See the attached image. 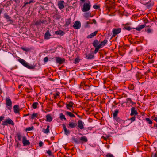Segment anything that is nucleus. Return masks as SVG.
I'll return each mask as SVG.
<instances>
[{"mask_svg":"<svg viewBox=\"0 0 157 157\" xmlns=\"http://www.w3.org/2000/svg\"><path fill=\"white\" fill-rule=\"evenodd\" d=\"M91 7V4L89 1H88L87 2L84 3L83 7L82 8V10L83 12H87L88 11Z\"/></svg>","mask_w":157,"mask_h":157,"instance_id":"nucleus-1","label":"nucleus"},{"mask_svg":"<svg viewBox=\"0 0 157 157\" xmlns=\"http://www.w3.org/2000/svg\"><path fill=\"white\" fill-rule=\"evenodd\" d=\"M6 104L8 109L11 110L12 108V102L9 97L6 98Z\"/></svg>","mask_w":157,"mask_h":157,"instance_id":"nucleus-2","label":"nucleus"},{"mask_svg":"<svg viewBox=\"0 0 157 157\" xmlns=\"http://www.w3.org/2000/svg\"><path fill=\"white\" fill-rule=\"evenodd\" d=\"M8 124L12 125H14V123L13 121L10 119L8 118L2 122V125H7Z\"/></svg>","mask_w":157,"mask_h":157,"instance_id":"nucleus-3","label":"nucleus"},{"mask_svg":"<svg viewBox=\"0 0 157 157\" xmlns=\"http://www.w3.org/2000/svg\"><path fill=\"white\" fill-rule=\"evenodd\" d=\"M47 23V21L46 20H39L36 21L34 22V24L37 26H39L41 25V24H46Z\"/></svg>","mask_w":157,"mask_h":157,"instance_id":"nucleus-4","label":"nucleus"},{"mask_svg":"<svg viewBox=\"0 0 157 157\" xmlns=\"http://www.w3.org/2000/svg\"><path fill=\"white\" fill-rule=\"evenodd\" d=\"M121 28L113 29L112 30V37H115L116 35L120 33L121 32Z\"/></svg>","mask_w":157,"mask_h":157,"instance_id":"nucleus-5","label":"nucleus"},{"mask_svg":"<svg viewBox=\"0 0 157 157\" xmlns=\"http://www.w3.org/2000/svg\"><path fill=\"white\" fill-rule=\"evenodd\" d=\"M18 61L23 66L28 69H29V65L28 64V63L26 62L24 59L21 58H20L18 59Z\"/></svg>","mask_w":157,"mask_h":157,"instance_id":"nucleus-6","label":"nucleus"},{"mask_svg":"<svg viewBox=\"0 0 157 157\" xmlns=\"http://www.w3.org/2000/svg\"><path fill=\"white\" fill-rule=\"evenodd\" d=\"M85 58L88 59H91L94 58V56L93 52L91 53H85Z\"/></svg>","mask_w":157,"mask_h":157,"instance_id":"nucleus-7","label":"nucleus"},{"mask_svg":"<svg viewBox=\"0 0 157 157\" xmlns=\"http://www.w3.org/2000/svg\"><path fill=\"white\" fill-rule=\"evenodd\" d=\"M81 27V23L79 21H76L75 22L74 25H73V27L76 29H79Z\"/></svg>","mask_w":157,"mask_h":157,"instance_id":"nucleus-8","label":"nucleus"},{"mask_svg":"<svg viewBox=\"0 0 157 157\" xmlns=\"http://www.w3.org/2000/svg\"><path fill=\"white\" fill-rule=\"evenodd\" d=\"M56 60L57 63L61 64L65 61V59L64 58H62L60 57H56Z\"/></svg>","mask_w":157,"mask_h":157,"instance_id":"nucleus-9","label":"nucleus"},{"mask_svg":"<svg viewBox=\"0 0 157 157\" xmlns=\"http://www.w3.org/2000/svg\"><path fill=\"white\" fill-rule=\"evenodd\" d=\"M84 124L82 121L81 120H78V128L81 130L83 129L84 128Z\"/></svg>","mask_w":157,"mask_h":157,"instance_id":"nucleus-10","label":"nucleus"},{"mask_svg":"<svg viewBox=\"0 0 157 157\" xmlns=\"http://www.w3.org/2000/svg\"><path fill=\"white\" fill-rule=\"evenodd\" d=\"M4 17L7 20V21L12 23L13 22V21L11 19V17L7 15L6 13H5L4 14Z\"/></svg>","mask_w":157,"mask_h":157,"instance_id":"nucleus-11","label":"nucleus"},{"mask_svg":"<svg viewBox=\"0 0 157 157\" xmlns=\"http://www.w3.org/2000/svg\"><path fill=\"white\" fill-rule=\"evenodd\" d=\"M138 114V113L136 110H135V108L132 107L131 109V113H130V115L133 116V115H137Z\"/></svg>","mask_w":157,"mask_h":157,"instance_id":"nucleus-12","label":"nucleus"},{"mask_svg":"<svg viewBox=\"0 0 157 157\" xmlns=\"http://www.w3.org/2000/svg\"><path fill=\"white\" fill-rule=\"evenodd\" d=\"M22 142L24 146L29 144V140H27L25 136H23V137Z\"/></svg>","mask_w":157,"mask_h":157,"instance_id":"nucleus-13","label":"nucleus"},{"mask_svg":"<svg viewBox=\"0 0 157 157\" xmlns=\"http://www.w3.org/2000/svg\"><path fill=\"white\" fill-rule=\"evenodd\" d=\"M62 125L65 134L67 135H68L70 133L69 130L67 129L66 126L64 124H63Z\"/></svg>","mask_w":157,"mask_h":157,"instance_id":"nucleus-14","label":"nucleus"},{"mask_svg":"<svg viewBox=\"0 0 157 157\" xmlns=\"http://www.w3.org/2000/svg\"><path fill=\"white\" fill-rule=\"evenodd\" d=\"M68 128H74L77 126V124L76 123H74L73 122H70L68 124Z\"/></svg>","mask_w":157,"mask_h":157,"instance_id":"nucleus-15","label":"nucleus"},{"mask_svg":"<svg viewBox=\"0 0 157 157\" xmlns=\"http://www.w3.org/2000/svg\"><path fill=\"white\" fill-rule=\"evenodd\" d=\"M14 111L15 113H18L20 111L19 106L18 105H15L13 106Z\"/></svg>","mask_w":157,"mask_h":157,"instance_id":"nucleus-16","label":"nucleus"},{"mask_svg":"<svg viewBox=\"0 0 157 157\" xmlns=\"http://www.w3.org/2000/svg\"><path fill=\"white\" fill-rule=\"evenodd\" d=\"M68 102L69 103L68 104H66L67 108V109L70 110V109L69 108V107L72 108L73 106L74 103L72 101H71L69 102Z\"/></svg>","mask_w":157,"mask_h":157,"instance_id":"nucleus-17","label":"nucleus"},{"mask_svg":"<svg viewBox=\"0 0 157 157\" xmlns=\"http://www.w3.org/2000/svg\"><path fill=\"white\" fill-rule=\"evenodd\" d=\"M55 33L57 35H60L62 36L65 34V33L63 31L60 30L59 31H57L55 32Z\"/></svg>","mask_w":157,"mask_h":157,"instance_id":"nucleus-18","label":"nucleus"},{"mask_svg":"<svg viewBox=\"0 0 157 157\" xmlns=\"http://www.w3.org/2000/svg\"><path fill=\"white\" fill-rule=\"evenodd\" d=\"M99 44V41L97 40H94L92 43L93 46L95 47H98Z\"/></svg>","mask_w":157,"mask_h":157,"instance_id":"nucleus-19","label":"nucleus"},{"mask_svg":"<svg viewBox=\"0 0 157 157\" xmlns=\"http://www.w3.org/2000/svg\"><path fill=\"white\" fill-rule=\"evenodd\" d=\"M97 31H95L94 32L90 34L88 36L87 38H91L94 37L96 35L97 33Z\"/></svg>","mask_w":157,"mask_h":157,"instance_id":"nucleus-20","label":"nucleus"},{"mask_svg":"<svg viewBox=\"0 0 157 157\" xmlns=\"http://www.w3.org/2000/svg\"><path fill=\"white\" fill-rule=\"evenodd\" d=\"M51 35L49 32V31H47L45 33L44 35V38L45 39H49L50 38Z\"/></svg>","mask_w":157,"mask_h":157,"instance_id":"nucleus-21","label":"nucleus"},{"mask_svg":"<svg viewBox=\"0 0 157 157\" xmlns=\"http://www.w3.org/2000/svg\"><path fill=\"white\" fill-rule=\"evenodd\" d=\"M64 2V1H61L60 2L58 3V5L59 6V8L60 9H63L64 7L63 3Z\"/></svg>","mask_w":157,"mask_h":157,"instance_id":"nucleus-22","label":"nucleus"},{"mask_svg":"<svg viewBox=\"0 0 157 157\" xmlns=\"http://www.w3.org/2000/svg\"><path fill=\"white\" fill-rule=\"evenodd\" d=\"M146 26V25L144 24L140 25H139L138 27L135 28V29L137 30L140 31L142 29H143Z\"/></svg>","mask_w":157,"mask_h":157,"instance_id":"nucleus-23","label":"nucleus"},{"mask_svg":"<svg viewBox=\"0 0 157 157\" xmlns=\"http://www.w3.org/2000/svg\"><path fill=\"white\" fill-rule=\"evenodd\" d=\"M72 140L74 143L76 144H78L80 143V140L79 138H75L74 137H73L72 138Z\"/></svg>","mask_w":157,"mask_h":157,"instance_id":"nucleus-24","label":"nucleus"},{"mask_svg":"<svg viewBox=\"0 0 157 157\" xmlns=\"http://www.w3.org/2000/svg\"><path fill=\"white\" fill-rule=\"evenodd\" d=\"M107 40L106 39L104 40L98 45V46H100V48H101L102 46H104L107 43Z\"/></svg>","mask_w":157,"mask_h":157,"instance_id":"nucleus-25","label":"nucleus"},{"mask_svg":"<svg viewBox=\"0 0 157 157\" xmlns=\"http://www.w3.org/2000/svg\"><path fill=\"white\" fill-rule=\"evenodd\" d=\"M79 140H80V142L81 141L82 142H86L87 141V139L85 136L81 137L80 138H79Z\"/></svg>","mask_w":157,"mask_h":157,"instance_id":"nucleus-26","label":"nucleus"},{"mask_svg":"<svg viewBox=\"0 0 157 157\" xmlns=\"http://www.w3.org/2000/svg\"><path fill=\"white\" fill-rule=\"evenodd\" d=\"M35 118H38V113H34L32 114L31 116V119H33Z\"/></svg>","mask_w":157,"mask_h":157,"instance_id":"nucleus-27","label":"nucleus"},{"mask_svg":"<svg viewBox=\"0 0 157 157\" xmlns=\"http://www.w3.org/2000/svg\"><path fill=\"white\" fill-rule=\"evenodd\" d=\"M65 114L71 117H75V116L74 115L70 112L66 111L65 113Z\"/></svg>","mask_w":157,"mask_h":157,"instance_id":"nucleus-28","label":"nucleus"},{"mask_svg":"<svg viewBox=\"0 0 157 157\" xmlns=\"http://www.w3.org/2000/svg\"><path fill=\"white\" fill-rule=\"evenodd\" d=\"M49 125H48L47 126V128L46 129H44L42 130V132L44 133L48 134L49 132Z\"/></svg>","mask_w":157,"mask_h":157,"instance_id":"nucleus-29","label":"nucleus"},{"mask_svg":"<svg viewBox=\"0 0 157 157\" xmlns=\"http://www.w3.org/2000/svg\"><path fill=\"white\" fill-rule=\"evenodd\" d=\"M84 17L86 18H88L89 17H92V16H91V13L90 12H86L84 13Z\"/></svg>","mask_w":157,"mask_h":157,"instance_id":"nucleus-30","label":"nucleus"},{"mask_svg":"<svg viewBox=\"0 0 157 157\" xmlns=\"http://www.w3.org/2000/svg\"><path fill=\"white\" fill-rule=\"evenodd\" d=\"M65 22H66L65 24V26H68L71 23V18H69L68 19L66 20L65 21Z\"/></svg>","mask_w":157,"mask_h":157,"instance_id":"nucleus-31","label":"nucleus"},{"mask_svg":"<svg viewBox=\"0 0 157 157\" xmlns=\"http://www.w3.org/2000/svg\"><path fill=\"white\" fill-rule=\"evenodd\" d=\"M46 121L48 122H51L52 121V118L51 116L48 114L46 116Z\"/></svg>","mask_w":157,"mask_h":157,"instance_id":"nucleus-32","label":"nucleus"},{"mask_svg":"<svg viewBox=\"0 0 157 157\" xmlns=\"http://www.w3.org/2000/svg\"><path fill=\"white\" fill-rule=\"evenodd\" d=\"M153 4L154 3L152 2L148 3L146 5V6L147 8L149 9L153 5Z\"/></svg>","mask_w":157,"mask_h":157,"instance_id":"nucleus-33","label":"nucleus"},{"mask_svg":"<svg viewBox=\"0 0 157 157\" xmlns=\"http://www.w3.org/2000/svg\"><path fill=\"white\" fill-rule=\"evenodd\" d=\"M113 118L115 119V120H116L117 121L119 122L122 123L124 122V121L123 120L120 119L119 117H117V116Z\"/></svg>","mask_w":157,"mask_h":157,"instance_id":"nucleus-34","label":"nucleus"},{"mask_svg":"<svg viewBox=\"0 0 157 157\" xmlns=\"http://www.w3.org/2000/svg\"><path fill=\"white\" fill-rule=\"evenodd\" d=\"M38 103L37 102H35L33 103L32 105V107L33 109H36L37 108Z\"/></svg>","mask_w":157,"mask_h":157,"instance_id":"nucleus-35","label":"nucleus"},{"mask_svg":"<svg viewBox=\"0 0 157 157\" xmlns=\"http://www.w3.org/2000/svg\"><path fill=\"white\" fill-rule=\"evenodd\" d=\"M119 113L118 110H116L113 114V118H115L117 116V114Z\"/></svg>","mask_w":157,"mask_h":157,"instance_id":"nucleus-36","label":"nucleus"},{"mask_svg":"<svg viewBox=\"0 0 157 157\" xmlns=\"http://www.w3.org/2000/svg\"><path fill=\"white\" fill-rule=\"evenodd\" d=\"M16 135L17 137L18 140H19L21 141V134L19 132Z\"/></svg>","mask_w":157,"mask_h":157,"instance_id":"nucleus-37","label":"nucleus"},{"mask_svg":"<svg viewBox=\"0 0 157 157\" xmlns=\"http://www.w3.org/2000/svg\"><path fill=\"white\" fill-rule=\"evenodd\" d=\"M60 118L61 120L64 119L65 120H66L65 116L62 113H60Z\"/></svg>","mask_w":157,"mask_h":157,"instance_id":"nucleus-38","label":"nucleus"},{"mask_svg":"<svg viewBox=\"0 0 157 157\" xmlns=\"http://www.w3.org/2000/svg\"><path fill=\"white\" fill-rule=\"evenodd\" d=\"M145 120L149 124H152V122L150 118H146L145 119Z\"/></svg>","mask_w":157,"mask_h":157,"instance_id":"nucleus-39","label":"nucleus"},{"mask_svg":"<svg viewBox=\"0 0 157 157\" xmlns=\"http://www.w3.org/2000/svg\"><path fill=\"white\" fill-rule=\"evenodd\" d=\"M134 86L133 84H130L128 87V88L129 89L131 90H132L134 89Z\"/></svg>","mask_w":157,"mask_h":157,"instance_id":"nucleus-40","label":"nucleus"},{"mask_svg":"<svg viewBox=\"0 0 157 157\" xmlns=\"http://www.w3.org/2000/svg\"><path fill=\"white\" fill-rule=\"evenodd\" d=\"M95 48H96L94 51V54H96L98 52V51L99 49H100L101 48H100V46H98V47H95Z\"/></svg>","mask_w":157,"mask_h":157,"instance_id":"nucleus-41","label":"nucleus"},{"mask_svg":"<svg viewBox=\"0 0 157 157\" xmlns=\"http://www.w3.org/2000/svg\"><path fill=\"white\" fill-rule=\"evenodd\" d=\"M80 59L78 58H76L74 62L75 64H77L79 62Z\"/></svg>","mask_w":157,"mask_h":157,"instance_id":"nucleus-42","label":"nucleus"},{"mask_svg":"<svg viewBox=\"0 0 157 157\" xmlns=\"http://www.w3.org/2000/svg\"><path fill=\"white\" fill-rule=\"evenodd\" d=\"M132 28L129 26H125L124 27L123 29H126L128 31H130L131 29Z\"/></svg>","mask_w":157,"mask_h":157,"instance_id":"nucleus-43","label":"nucleus"},{"mask_svg":"<svg viewBox=\"0 0 157 157\" xmlns=\"http://www.w3.org/2000/svg\"><path fill=\"white\" fill-rule=\"evenodd\" d=\"M93 24V23L92 22H86V25H85V27H88V25L89 24Z\"/></svg>","mask_w":157,"mask_h":157,"instance_id":"nucleus-44","label":"nucleus"},{"mask_svg":"<svg viewBox=\"0 0 157 157\" xmlns=\"http://www.w3.org/2000/svg\"><path fill=\"white\" fill-rule=\"evenodd\" d=\"M40 7L43 10H47L48 7L47 6H45L44 5H41Z\"/></svg>","mask_w":157,"mask_h":157,"instance_id":"nucleus-45","label":"nucleus"},{"mask_svg":"<svg viewBox=\"0 0 157 157\" xmlns=\"http://www.w3.org/2000/svg\"><path fill=\"white\" fill-rule=\"evenodd\" d=\"M47 153L48 154L49 156H51L52 155V152L50 150H48V151H47Z\"/></svg>","mask_w":157,"mask_h":157,"instance_id":"nucleus-46","label":"nucleus"},{"mask_svg":"<svg viewBox=\"0 0 157 157\" xmlns=\"http://www.w3.org/2000/svg\"><path fill=\"white\" fill-rule=\"evenodd\" d=\"M93 7L95 9H98L100 8V6L95 5L93 6Z\"/></svg>","mask_w":157,"mask_h":157,"instance_id":"nucleus-47","label":"nucleus"},{"mask_svg":"<svg viewBox=\"0 0 157 157\" xmlns=\"http://www.w3.org/2000/svg\"><path fill=\"white\" fill-rule=\"evenodd\" d=\"M106 157H114V156L113 155L110 153L107 154L106 155Z\"/></svg>","mask_w":157,"mask_h":157,"instance_id":"nucleus-48","label":"nucleus"},{"mask_svg":"<svg viewBox=\"0 0 157 157\" xmlns=\"http://www.w3.org/2000/svg\"><path fill=\"white\" fill-rule=\"evenodd\" d=\"M135 118H136L135 117V116H134L133 117H132L130 119V120L131 121V122H133L135 121Z\"/></svg>","mask_w":157,"mask_h":157,"instance_id":"nucleus-49","label":"nucleus"},{"mask_svg":"<svg viewBox=\"0 0 157 157\" xmlns=\"http://www.w3.org/2000/svg\"><path fill=\"white\" fill-rule=\"evenodd\" d=\"M48 58L47 57H46L44 59V62H46L48 61Z\"/></svg>","mask_w":157,"mask_h":157,"instance_id":"nucleus-50","label":"nucleus"},{"mask_svg":"<svg viewBox=\"0 0 157 157\" xmlns=\"http://www.w3.org/2000/svg\"><path fill=\"white\" fill-rule=\"evenodd\" d=\"M21 49L23 50L24 51H29V50L28 48H22Z\"/></svg>","mask_w":157,"mask_h":157,"instance_id":"nucleus-51","label":"nucleus"},{"mask_svg":"<svg viewBox=\"0 0 157 157\" xmlns=\"http://www.w3.org/2000/svg\"><path fill=\"white\" fill-rule=\"evenodd\" d=\"M59 94H60L59 92H57L56 93V95H54V98L56 99L57 98V96H59Z\"/></svg>","mask_w":157,"mask_h":157,"instance_id":"nucleus-52","label":"nucleus"},{"mask_svg":"<svg viewBox=\"0 0 157 157\" xmlns=\"http://www.w3.org/2000/svg\"><path fill=\"white\" fill-rule=\"evenodd\" d=\"M152 30L150 29H148L147 30V32L148 33H150L152 31Z\"/></svg>","mask_w":157,"mask_h":157,"instance_id":"nucleus-53","label":"nucleus"},{"mask_svg":"<svg viewBox=\"0 0 157 157\" xmlns=\"http://www.w3.org/2000/svg\"><path fill=\"white\" fill-rule=\"evenodd\" d=\"M39 147H41V146H42L43 145V143L42 141H40L39 143Z\"/></svg>","mask_w":157,"mask_h":157,"instance_id":"nucleus-54","label":"nucleus"},{"mask_svg":"<svg viewBox=\"0 0 157 157\" xmlns=\"http://www.w3.org/2000/svg\"><path fill=\"white\" fill-rule=\"evenodd\" d=\"M127 101H128L130 102L131 103H133V102L132 101L131 98H127Z\"/></svg>","mask_w":157,"mask_h":157,"instance_id":"nucleus-55","label":"nucleus"},{"mask_svg":"<svg viewBox=\"0 0 157 157\" xmlns=\"http://www.w3.org/2000/svg\"><path fill=\"white\" fill-rule=\"evenodd\" d=\"M4 116H0V121H2L4 119Z\"/></svg>","mask_w":157,"mask_h":157,"instance_id":"nucleus-56","label":"nucleus"},{"mask_svg":"<svg viewBox=\"0 0 157 157\" xmlns=\"http://www.w3.org/2000/svg\"><path fill=\"white\" fill-rule=\"evenodd\" d=\"M35 67V65L34 66H30V69H34Z\"/></svg>","mask_w":157,"mask_h":157,"instance_id":"nucleus-57","label":"nucleus"},{"mask_svg":"<svg viewBox=\"0 0 157 157\" xmlns=\"http://www.w3.org/2000/svg\"><path fill=\"white\" fill-rule=\"evenodd\" d=\"M92 21L93 22V23H94V24H97V22L94 19H93Z\"/></svg>","mask_w":157,"mask_h":157,"instance_id":"nucleus-58","label":"nucleus"},{"mask_svg":"<svg viewBox=\"0 0 157 157\" xmlns=\"http://www.w3.org/2000/svg\"><path fill=\"white\" fill-rule=\"evenodd\" d=\"M148 21L146 19L144 20V22L145 23H147Z\"/></svg>","mask_w":157,"mask_h":157,"instance_id":"nucleus-59","label":"nucleus"},{"mask_svg":"<svg viewBox=\"0 0 157 157\" xmlns=\"http://www.w3.org/2000/svg\"><path fill=\"white\" fill-rule=\"evenodd\" d=\"M28 4H29V2H27L25 3L24 5L23 6V7L26 6V5Z\"/></svg>","mask_w":157,"mask_h":157,"instance_id":"nucleus-60","label":"nucleus"},{"mask_svg":"<svg viewBox=\"0 0 157 157\" xmlns=\"http://www.w3.org/2000/svg\"><path fill=\"white\" fill-rule=\"evenodd\" d=\"M56 17L57 18H58V19H59L60 18V16H58L57 15H56Z\"/></svg>","mask_w":157,"mask_h":157,"instance_id":"nucleus-61","label":"nucleus"},{"mask_svg":"<svg viewBox=\"0 0 157 157\" xmlns=\"http://www.w3.org/2000/svg\"><path fill=\"white\" fill-rule=\"evenodd\" d=\"M29 131V127H28L26 129L25 131L27 132Z\"/></svg>","mask_w":157,"mask_h":157,"instance_id":"nucleus-62","label":"nucleus"},{"mask_svg":"<svg viewBox=\"0 0 157 157\" xmlns=\"http://www.w3.org/2000/svg\"><path fill=\"white\" fill-rule=\"evenodd\" d=\"M154 120L157 122V117H155Z\"/></svg>","mask_w":157,"mask_h":157,"instance_id":"nucleus-63","label":"nucleus"},{"mask_svg":"<svg viewBox=\"0 0 157 157\" xmlns=\"http://www.w3.org/2000/svg\"><path fill=\"white\" fill-rule=\"evenodd\" d=\"M154 157H157V152H156L154 156Z\"/></svg>","mask_w":157,"mask_h":157,"instance_id":"nucleus-64","label":"nucleus"}]
</instances>
